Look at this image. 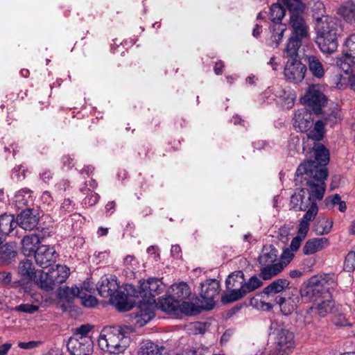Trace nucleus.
Listing matches in <instances>:
<instances>
[{"instance_id": "32", "label": "nucleus", "mask_w": 355, "mask_h": 355, "mask_svg": "<svg viewBox=\"0 0 355 355\" xmlns=\"http://www.w3.org/2000/svg\"><path fill=\"white\" fill-rule=\"evenodd\" d=\"M17 226L14 215L5 214L0 216V234L8 235Z\"/></svg>"}, {"instance_id": "22", "label": "nucleus", "mask_w": 355, "mask_h": 355, "mask_svg": "<svg viewBox=\"0 0 355 355\" xmlns=\"http://www.w3.org/2000/svg\"><path fill=\"white\" fill-rule=\"evenodd\" d=\"M313 151L315 155V161L307 160L304 162L302 164L307 162L314 163L317 168H322L327 171L325 166L329 162V150L321 144H315L313 146Z\"/></svg>"}, {"instance_id": "57", "label": "nucleus", "mask_w": 355, "mask_h": 355, "mask_svg": "<svg viewBox=\"0 0 355 355\" xmlns=\"http://www.w3.org/2000/svg\"><path fill=\"white\" fill-rule=\"evenodd\" d=\"M12 281V274L10 272L3 271L0 272V283L8 285Z\"/></svg>"}, {"instance_id": "12", "label": "nucleus", "mask_w": 355, "mask_h": 355, "mask_svg": "<svg viewBox=\"0 0 355 355\" xmlns=\"http://www.w3.org/2000/svg\"><path fill=\"white\" fill-rule=\"evenodd\" d=\"M220 284L216 279L207 280L201 284L200 297L202 306L205 310H211L215 306V297L219 294Z\"/></svg>"}, {"instance_id": "9", "label": "nucleus", "mask_w": 355, "mask_h": 355, "mask_svg": "<svg viewBox=\"0 0 355 355\" xmlns=\"http://www.w3.org/2000/svg\"><path fill=\"white\" fill-rule=\"evenodd\" d=\"M336 65L345 73H348L355 64V33L350 34L343 44V54L336 58Z\"/></svg>"}, {"instance_id": "6", "label": "nucleus", "mask_w": 355, "mask_h": 355, "mask_svg": "<svg viewBox=\"0 0 355 355\" xmlns=\"http://www.w3.org/2000/svg\"><path fill=\"white\" fill-rule=\"evenodd\" d=\"M286 10L279 3H273L269 12V18L274 23L270 28L272 33L270 46L277 47L282 40L284 32L286 30V26L282 23V19L284 17Z\"/></svg>"}, {"instance_id": "59", "label": "nucleus", "mask_w": 355, "mask_h": 355, "mask_svg": "<svg viewBox=\"0 0 355 355\" xmlns=\"http://www.w3.org/2000/svg\"><path fill=\"white\" fill-rule=\"evenodd\" d=\"M73 158H71L69 155H64L62 157V161L64 166L70 168L73 166Z\"/></svg>"}, {"instance_id": "28", "label": "nucleus", "mask_w": 355, "mask_h": 355, "mask_svg": "<svg viewBox=\"0 0 355 355\" xmlns=\"http://www.w3.org/2000/svg\"><path fill=\"white\" fill-rule=\"evenodd\" d=\"M17 245L15 243H8L0 248V264L8 265L17 256Z\"/></svg>"}, {"instance_id": "35", "label": "nucleus", "mask_w": 355, "mask_h": 355, "mask_svg": "<svg viewBox=\"0 0 355 355\" xmlns=\"http://www.w3.org/2000/svg\"><path fill=\"white\" fill-rule=\"evenodd\" d=\"M39 272L40 275H36L33 279L35 284L42 289L46 291L53 290L55 286L49 272L40 271Z\"/></svg>"}, {"instance_id": "33", "label": "nucleus", "mask_w": 355, "mask_h": 355, "mask_svg": "<svg viewBox=\"0 0 355 355\" xmlns=\"http://www.w3.org/2000/svg\"><path fill=\"white\" fill-rule=\"evenodd\" d=\"M290 282L286 279H277L265 287L263 293L266 295H271L281 293L288 288Z\"/></svg>"}, {"instance_id": "23", "label": "nucleus", "mask_w": 355, "mask_h": 355, "mask_svg": "<svg viewBox=\"0 0 355 355\" xmlns=\"http://www.w3.org/2000/svg\"><path fill=\"white\" fill-rule=\"evenodd\" d=\"M155 316L153 306L148 300L147 302H141L136 313L137 323L143 326L151 320Z\"/></svg>"}, {"instance_id": "24", "label": "nucleus", "mask_w": 355, "mask_h": 355, "mask_svg": "<svg viewBox=\"0 0 355 355\" xmlns=\"http://www.w3.org/2000/svg\"><path fill=\"white\" fill-rule=\"evenodd\" d=\"M329 245L328 239L324 237L314 238L309 239L306 242L302 251L304 254H312L327 248Z\"/></svg>"}, {"instance_id": "49", "label": "nucleus", "mask_w": 355, "mask_h": 355, "mask_svg": "<svg viewBox=\"0 0 355 355\" xmlns=\"http://www.w3.org/2000/svg\"><path fill=\"white\" fill-rule=\"evenodd\" d=\"M39 309V306L34 304H21L18 306H16L14 308V310L17 312H22L26 313H34L37 311Z\"/></svg>"}, {"instance_id": "64", "label": "nucleus", "mask_w": 355, "mask_h": 355, "mask_svg": "<svg viewBox=\"0 0 355 355\" xmlns=\"http://www.w3.org/2000/svg\"><path fill=\"white\" fill-rule=\"evenodd\" d=\"M11 348L10 343H4L0 345V355H6Z\"/></svg>"}, {"instance_id": "40", "label": "nucleus", "mask_w": 355, "mask_h": 355, "mask_svg": "<svg viewBox=\"0 0 355 355\" xmlns=\"http://www.w3.org/2000/svg\"><path fill=\"white\" fill-rule=\"evenodd\" d=\"M338 12L347 22L355 21V4L352 1H348L344 3L339 8Z\"/></svg>"}, {"instance_id": "5", "label": "nucleus", "mask_w": 355, "mask_h": 355, "mask_svg": "<svg viewBox=\"0 0 355 355\" xmlns=\"http://www.w3.org/2000/svg\"><path fill=\"white\" fill-rule=\"evenodd\" d=\"M271 338L273 349L270 355H289L295 347L294 334L286 328H275Z\"/></svg>"}, {"instance_id": "51", "label": "nucleus", "mask_w": 355, "mask_h": 355, "mask_svg": "<svg viewBox=\"0 0 355 355\" xmlns=\"http://www.w3.org/2000/svg\"><path fill=\"white\" fill-rule=\"evenodd\" d=\"M74 204L69 198L64 199L60 207V211L66 214L74 211Z\"/></svg>"}, {"instance_id": "63", "label": "nucleus", "mask_w": 355, "mask_h": 355, "mask_svg": "<svg viewBox=\"0 0 355 355\" xmlns=\"http://www.w3.org/2000/svg\"><path fill=\"white\" fill-rule=\"evenodd\" d=\"M171 252L173 257H179L180 256L181 252V248L180 246L178 245H173L171 247Z\"/></svg>"}, {"instance_id": "25", "label": "nucleus", "mask_w": 355, "mask_h": 355, "mask_svg": "<svg viewBox=\"0 0 355 355\" xmlns=\"http://www.w3.org/2000/svg\"><path fill=\"white\" fill-rule=\"evenodd\" d=\"M110 302L121 312L128 311L133 307L132 303L128 301V296L119 290L110 298Z\"/></svg>"}, {"instance_id": "61", "label": "nucleus", "mask_w": 355, "mask_h": 355, "mask_svg": "<svg viewBox=\"0 0 355 355\" xmlns=\"http://www.w3.org/2000/svg\"><path fill=\"white\" fill-rule=\"evenodd\" d=\"M40 177L44 182H48L53 178V173L50 170H44L40 173Z\"/></svg>"}, {"instance_id": "56", "label": "nucleus", "mask_w": 355, "mask_h": 355, "mask_svg": "<svg viewBox=\"0 0 355 355\" xmlns=\"http://www.w3.org/2000/svg\"><path fill=\"white\" fill-rule=\"evenodd\" d=\"M41 344L40 341L20 342L18 346L21 349H29L37 347Z\"/></svg>"}, {"instance_id": "52", "label": "nucleus", "mask_w": 355, "mask_h": 355, "mask_svg": "<svg viewBox=\"0 0 355 355\" xmlns=\"http://www.w3.org/2000/svg\"><path fill=\"white\" fill-rule=\"evenodd\" d=\"M340 201L341 198L339 194H335L332 196H328L324 200L325 206L327 208L334 207L336 205H338Z\"/></svg>"}, {"instance_id": "26", "label": "nucleus", "mask_w": 355, "mask_h": 355, "mask_svg": "<svg viewBox=\"0 0 355 355\" xmlns=\"http://www.w3.org/2000/svg\"><path fill=\"white\" fill-rule=\"evenodd\" d=\"M322 119L324 125L332 127L343 120L341 110L337 105H333L323 112Z\"/></svg>"}, {"instance_id": "44", "label": "nucleus", "mask_w": 355, "mask_h": 355, "mask_svg": "<svg viewBox=\"0 0 355 355\" xmlns=\"http://www.w3.org/2000/svg\"><path fill=\"white\" fill-rule=\"evenodd\" d=\"M94 334V326L89 324H83L79 327H77L75 329V331L73 334L71 338L76 339H88L93 340V335Z\"/></svg>"}, {"instance_id": "58", "label": "nucleus", "mask_w": 355, "mask_h": 355, "mask_svg": "<svg viewBox=\"0 0 355 355\" xmlns=\"http://www.w3.org/2000/svg\"><path fill=\"white\" fill-rule=\"evenodd\" d=\"M80 290H83L85 293L91 294L94 291V284L89 282H84L83 285Z\"/></svg>"}, {"instance_id": "20", "label": "nucleus", "mask_w": 355, "mask_h": 355, "mask_svg": "<svg viewBox=\"0 0 355 355\" xmlns=\"http://www.w3.org/2000/svg\"><path fill=\"white\" fill-rule=\"evenodd\" d=\"M119 284L115 276L103 277L96 285L98 294L103 297H111L119 290Z\"/></svg>"}, {"instance_id": "19", "label": "nucleus", "mask_w": 355, "mask_h": 355, "mask_svg": "<svg viewBox=\"0 0 355 355\" xmlns=\"http://www.w3.org/2000/svg\"><path fill=\"white\" fill-rule=\"evenodd\" d=\"M304 65H306V71L315 79H322L326 73L324 66L320 58L314 55H306L304 57Z\"/></svg>"}, {"instance_id": "34", "label": "nucleus", "mask_w": 355, "mask_h": 355, "mask_svg": "<svg viewBox=\"0 0 355 355\" xmlns=\"http://www.w3.org/2000/svg\"><path fill=\"white\" fill-rule=\"evenodd\" d=\"M33 198L31 190L22 189L15 195L14 202L18 209H24L32 202Z\"/></svg>"}, {"instance_id": "48", "label": "nucleus", "mask_w": 355, "mask_h": 355, "mask_svg": "<svg viewBox=\"0 0 355 355\" xmlns=\"http://www.w3.org/2000/svg\"><path fill=\"white\" fill-rule=\"evenodd\" d=\"M344 270L352 272L355 269V251H350L347 254L344 261Z\"/></svg>"}, {"instance_id": "18", "label": "nucleus", "mask_w": 355, "mask_h": 355, "mask_svg": "<svg viewBox=\"0 0 355 355\" xmlns=\"http://www.w3.org/2000/svg\"><path fill=\"white\" fill-rule=\"evenodd\" d=\"M139 294L141 297L153 298L163 291V284L159 279L151 277L140 282Z\"/></svg>"}, {"instance_id": "41", "label": "nucleus", "mask_w": 355, "mask_h": 355, "mask_svg": "<svg viewBox=\"0 0 355 355\" xmlns=\"http://www.w3.org/2000/svg\"><path fill=\"white\" fill-rule=\"evenodd\" d=\"M261 278L256 275L252 276L247 282L244 281L242 291H239V297H243L247 293H251L263 285Z\"/></svg>"}, {"instance_id": "36", "label": "nucleus", "mask_w": 355, "mask_h": 355, "mask_svg": "<svg viewBox=\"0 0 355 355\" xmlns=\"http://www.w3.org/2000/svg\"><path fill=\"white\" fill-rule=\"evenodd\" d=\"M316 216L315 209H314L306 212L300 222V227L297 235L305 238L309 230V222L313 220Z\"/></svg>"}, {"instance_id": "31", "label": "nucleus", "mask_w": 355, "mask_h": 355, "mask_svg": "<svg viewBox=\"0 0 355 355\" xmlns=\"http://www.w3.org/2000/svg\"><path fill=\"white\" fill-rule=\"evenodd\" d=\"M302 44V40L290 37L284 51V56L290 58V60H297Z\"/></svg>"}, {"instance_id": "62", "label": "nucleus", "mask_w": 355, "mask_h": 355, "mask_svg": "<svg viewBox=\"0 0 355 355\" xmlns=\"http://www.w3.org/2000/svg\"><path fill=\"white\" fill-rule=\"evenodd\" d=\"M42 200L44 202H45L48 205H50L53 201V198L51 197L50 192H49V191L43 192V193L42 195Z\"/></svg>"}, {"instance_id": "8", "label": "nucleus", "mask_w": 355, "mask_h": 355, "mask_svg": "<svg viewBox=\"0 0 355 355\" xmlns=\"http://www.w3.org/2000/svg\"><path fill=\"white\" fill-rule=\"evenodd\" d=\"M244 273L241 270H236L230 274L225 281L226 288L228 293L223 297L224 303L235 302L241 298L239 297V291H242L244 284Z\"/></svg>"}, {"instance_id": "4", "label": "nucleus", "mask_w": 355, "mask_h": 355, "mask_svg": "<svg viewBox=\"0 0 355 355\" xmlns=\"http://www.w3.org/2000/svg\"><path fill=\"white\" fill-rule=\"evenodd\" d=\"M257 261L261 266L259 277L269 280L284 270V263H278V250L272 245H263Z\"/></svg>"}, {"instance_id": "42", "label": "nucleus", "mask_w": 355, "mask_h": 355, "mask_svg": "<svg viewBox=\"0 0 355 355\" xmlns=\"http://www.w3.org/2000/svg\"><path fill=\"white\" fill-rule=\"evenodd\" d=\"M275 302L279 305L281 311L286 315L292 313L296 308V305L290 297L286 298L282 296H277L275 299Z\"/></svg>"}, {"instance_id": "53", "label": "nucleus", "mask_w": 355, "mask_h": 355, "mask_svg": "<svg viewBox=\"0 0 355 355\" xmlns=\"http://www.w3.org/2000/svg\"><path fill=\"white\" fill-rule=\"evenodd\" d=\"M100 196L97 193H91L84 199V203L89 207L94 206L99 200Z\"/></svg>"}, {"instance_id": "1", "label": "nucleus", "mask_w": 355, "mask_h": 355, "mask_svg": "<svg viewBox=\"0 0 355 355\" xmlns=\"http://www.w3.org/2000/svg\"><path fill=\"white\" fill-rule=\"evenodd\" d=\"M328 171L322 168H317L314 163L301 164L295 173V184L308 186L309 189H299L291 197L289 207L295 211L308 212L312 209H315L318 214V202L323 197L326 189L325 180Z\"/></svg>"}, {"instance_id": "7", "label": "nucleus", "mask_w": 355, "mask_h": 355, "mask_svg": "<svg viewBox=\"0 0 355 355\" xmlns=\"http://www.w3.org/2000/svg\"><path fill=\"white\" fill-rule=\"evenodd\" d=\"M304 103L308 110L316 115L322 114V107L327 103V98L323 93L322 86L319 84L309 87L303 98Z\"/></svg>"}, {"instance_id": "50", "label": "nucleus", "mask_w": 355, "mask_h": 355, "mask_svg": "<svg viewBox=\"0 0 355 355\" xmlns=\"http://www.w3.org/2000/svg\"><path fill=\"white\" fill-rule=\"evenodd\" d=\"M293 257V252L291 251V250L287 248L283 251L280 256V259L278 261V263H283L284 264V268L291 262Z\"/></svg>"}, {"instance_id": "17", "label": "nucleus", "mask_w": 355, "mask_h": 355, "mask_svg": "<svg viewBox=\"0 0 355 355\" xmlns=\"http://www.w3.org/2000/svg\"><path fill=\"white\" fill-rule=\"evenodd\" d=\"M67 349L71 355H89L93 351L94 341L92 339H76L70 338Z\"/></svg>"}, {"instance_id": "55", "label": "nucleus", "mask_w": 355, "mask_h": 355, "mask_svg": "<svg viewBox=\"0 0 355 355\" xmlns=\"http://www.w3.org/2000/svg\"><path fill=\"white\" fill-rule=\"evenodd\" d=\"M304 239V238H302L298 235L295 236L291 242L290 250H291V251H293V252L297 251L301 245L302 241Z\"/></svg>"}, {"instance_id": "3", "label": "nucleus", "mask_w": 355, "mask_h": 355, "mask_svg": "<svg viewBox=\"0 0 355 355\" xmlns=\"http://www.w3.org/2000/svg\"><path fill=\"white\" fill-rule=\"evenodd\" d=\"M134 331L131 326L123 325L111 328L106 334H101L98 338L99 347L110 354H121L128 347L130 334Z\"/></svg>"}, {"instance_id": "46", "label": "nucleus", "mask_w": 355, "mask_h": 355, "mask_svg": "<svg viewBox=\"0 0 355 355\" xmlns=\"http://www.w3.org/2000/svg\"><path fill=\"white\" fill-rule=\"evenodd\" d=\"M179 308L182 313L187 315H195L200 313L199 308L191 302H183L182 304L180 303Z\"/></svg>"}, {"instance_id": "47", "label": "nucleus", "mask_w": 355, "mask_h": 355, "mask_svg": "<svg viewBox=\"0 0 355 355\" xmlns=\"http://www.w3.org/2000/svg\"><path fill=\"white\" fill-rule=\"evenodd\" d=\"M282 2L288 10L304 11L305 5L302 0H282Z\"/></svg>"}, {"instance_id": "38", "label": "nucleus", "mask_w": 355, "mask_h": 355, "mask_svg": "<svg viewBox=\"0 0 355 355\" xmlns=\"http://www.w3.org/2000/svg\"><path fill=\"white\" fill-rule=\"evenodd\" d=\"M164 349L163 346H159L150 340H146L141 343L138 352L139 355H162Z\"/></svg>"}, {"instance_id": "54", "label": "nucleus", "mask_w": 355, "mask_h": 355, "mask_svg": "<svg viewBox=\"0 0 355 355\" xmlns=\"http://www.w3.org/2000/svg\"><path fill=\"white\" fill-rule=\"evenodd\" d=\"M250 304L257 309L260 308V309H261L263 310H266V311H270V309H272V306L271 305V304L268 303V302H260V304H259L258 303L257 300L255 298H252L250 300Z\"/></svg>"}, {"instance_id": "2", "label": "nucleus", "mask_w": 355, "mask_h": 355, "mask_svg": "<svg viewBox=\"0 0 355 355\" xmlns=\"http://www.w3.org/2000/svg\"><path fill=\"white\" fill-rule=\"evenodd\" d=\"M315 31L317 33L316 43L324 53H334L338 46V38L343 29L340 21L333 17H317Z\"/></svg>"}, {"instance_id": "60", "label": "nucleus", "mask_w": 355, "mask_h": 355, "mask_svg": "<svg viewBox=\"0 0 355 355\" xmlns=\"http://www.w3.org/2000/svg\"><path fill=\"white\" fill-rule=\"evenodd\" d=\"M224 67V62L221 60L216 62L214 67V72L216 75H220L223 73V69Z\"/></svg>"}, {"instance_id": "21", "label": "nucleus", "mask_w": 355, "mask_h": 355, "mask_svg": "<svg viewBox=\"0 0 355 355\" xmlns=\"http://www.w3.org/2000/svg\"><path fill=\"white\" fill-rule=\"evenodd\" d=\"M39 217L33 209L23 210L17 218V225L25 230H32L38 224Z\"/></svg>"}, {"instance_id": "15", "label": "nucleus", "mask_w": 355, "mask_h": 355, "mask_svg": "<svg viewBox=\"0 0 355 355\" xmlns=\"http://www.w3.org/2000/svg\"><path fill=\"white\" fill-rule=\"evenodd\" d=\"M306 72V65L298 60H293L286 62L284 74L289 81L299 83L304 78Z\"/></svg>"}, {"instance_id": "10", "label": "nucleus", "mask_w": 355, "mask_h": 355, "mask_svg": "<svg viewBox=\"0 0 355 355\" xmlns=\"http://www.w3.org/2000/svg\"><path fill=\"white\" fill-rule=\"evenodd\" d=\"M334 282L333 276L324 274L320 276H314L309 279L308 285L300 291L302 297H308L310 300H316L322 295V287L324 284Z\"/></svg>"}, {"instance_id": "37", "label": "nucleus", "mask_w": 355, "mask_h": 355, "mask_svg": "<svg viewBox=\"0 0 355 355\" xmlns=\"http://www.w3.org/2000/svg\"><path fill=\"white\" fill-rule=\"evenodd\" d=\"M157 305L164 312L171 313L179 309L180 302L171 295L159 299Z\"/></svg>"}, {"instance_id": "45", "label": "nucleus", "mask_w": 355, "mask_h": 355, "mask_svg": "<svg viewBox=\"0 0 355 355\" xmlns=\"http://www.w3.org/2000/svg\"><path fill=\"white\" fill-rule=\"evenodd\" d=\"M324 135V123L322 120H318L315 123L312 130H309L307 133V138L311 139L314 141L322 139Z\"/></svg>"}, {"instance_id": "16", "label": "nucleus", "mask_w": 355, "mask_h": 355, "mask_svg": "<svg viewBox=\"0 0 355 355\" xmlns=\"http://www.w3.org/2000/svg\"><path fill=\"white\" fill-rule=\"evenodd\" d=\"M312 113V111L306 108L300 109L295 111L293 119L295 130L301 132L309 131L313 123Z\"/></svg>"}, {"instance_id": "11", "label": "nucleus", "mask_w": 355, "mask_h": 355, "mask_svg": "<svg viewBox=\"0 0 355 355\" xmlns=\"http://www.w3.org/2000/svg\"><path fill=\"white\" fill-rule=\"evenodd\" d=\"M290 12L289 25L291 28V37L304 40L309 37V28L302 13L304 11L288 10Z\"/></svg>"}, {"instance_id": "39", "label": "nucleus", "mask_w": 355, "mask_h": 355, "mask_svg": "<svg viewBox=\"0 0 355 355\" xmlns=\"http://www.w3.org/2000/svg\"><path fill=\"white\" fill-rule=\"evenodd\" d=\"M334 306V301L331 299L328 298L322 300L315 306H312L311 310L318 315L320 317H324L328 313L331 312Z\"/></svg>"}, {"instance_id": "27", "label": "nucleus", "mask_w": 355, "mask_h": 355, "mask_svg": "<svg viewBox=\"0 0 355 355\" xmlns=\"http://www.w3.org/2000/svg\"><path fill=\"white\" fill-rule=\"evenodd\" d=\"M40 243V237L37 234L26 236L21 240V251L26 257L35 254L37 245Z\"/></svg>"}, {"instance_id": "14", "label": "nucleus", "mask_w": 355, "mask_h": 355, "mask_svg": "<svg viewBox=\"0 0 355 355\" xmlns=\"http://www.w3.org/2000/svg\"><path fill=\"white\" fill-rule=\"evenodd\" d=\"M62 297L65 298L69 301L75 297L80 298L81 304L87 308L94 307L97 304V300L91 294L85 293L83 290H80L77 286L69 288L64 287L62 293H60Z\"/></svg>"}, {"instance_id": "13", "label": "nucleus", "mask_w": 355, "mask_h": 355, "mask_svg": "<svg viewBox=\"0 0 355 355\" xmlns=\"http://www.w3.org/2000/svg\"><path fill=\"white\" fill-rule=\"evenodd\" d=\"M34 257L39 266L46 268L55 263L58 254L53 246L42 245L37 248Z\"/></svg>"}, {"instance_id": "30", "label": "nucleus", "mask_w": 355, "mask_h": 355, "mask_svg": "<svg viewBox=\"0 0 355 355\" xmlns=\"http://www.w3.org/2000/svg\"><path fill=\"white\" fill-rule=\"evenodd\" d=\"M171 289L172 296L179 302L187 299L191 295V290L189 285L183 282L173 284Z\"/></svg>"}, {"instance_id": "43", "label": "nucleus", "mask_w": 355, "mask_h": 355, "mask_svg": "<svg viewBox=\"0 0 355 355\" xmlns=\"http://www.w3.org/2000/svg\"><path fill=\"white\" fill-rule=\"evenodd\" d=\"M18 272L24 278L30 279H33L37 275L33 263L29 260H24L19 263Z\"/></svg>"}, {"instance_id": "29", "label": "nucleus", "mask_w": 355, "mask_h": 355, "mask_svg": "<svg viewBox=\"0 0 355 355\" xmlns=\"http://www.w3.org/2000/svg\"><path fill=\"white\" fill-rule=\"evenodd\" d=\"M55 286L64 283L69 277L70 272L69 268L66 266L57 265L55 268H51L49 270Z\"/></svg>"}]
</instances>
